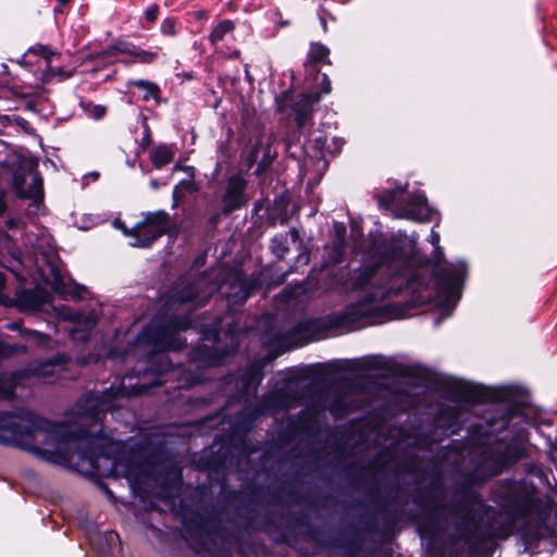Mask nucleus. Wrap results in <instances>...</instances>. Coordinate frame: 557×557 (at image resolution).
Listing matches in <instances>:
<instances>
[{
    "instance_id": "1",
    "label": "nucleus",
    "mask_w": 557,
    "mask_h": 557,
    "mask_svg": "<svg viewBox=\"0 0 557 557\" xmlns=\"http://www.w3.org/2000/svg\"><path fill=\"white\" fill-rule=\"evenodd\" d=\"M148 362L145 372L128 373L100 394H85L64 422H52L33 413L20 417L0 412V443L29 450L42 460L84 474L108 472L129 476L131 471L120 470V463L110 457L112 443L101 435L100 422L107 411L122 407L125 399L162 384L158 379L148 380L149 374L159 376L173 369V363L162 354L151 355Z\"/></svg>"
},
{
    "instance_id": "2",
    "label": "nucleus",
    "mask_w": 557,
    "mask_h": 557,
    "mask_svg": "<svg viewBox=\"0 0 557 557\" xmlns=\"http://www.w3.org/2000/svg\"><path fill=\"white\" fill-rule=\"evenodd\" d=\"M467 272L466 263L444 264L429 273L412 270L401 249L382 236L374 237L361 265L351 275V285L362 296L335 315L338 326L360 329L392 318L383 301L408 289L419 305L443 300L450 309L459 299V288Z\"/></svg>"
},
{
    "instance_id": "3",
    "label": "nucleus",
    "mask_w": 557,
    "mask_h": 557,
    "mask_svg": "<svg viewBox=\"0 0 557 557\" xmlns=\"http://www.w3.org/2000/svg\"><path fill=\"white\" fill-rule=\"evenodd\" d=\"M214 290L215 287L208 285L205 276L195 281L180 278L162 308L165 321L159 323V318H154L144 331L147 342L157 350H180L186 345V339L181 338L178 333L190 327L199 329L201 339L212 342V346L202 343L194 349L190 368L200 370L221 366L234 350H221L219 347L216 339L222 323L221 317H215L212 323L207 325L194 322L189 314L191 308L203 306Z\"/></svg>"
},
{
    "instance_id": "4",
    "label": "nucleus",
    "mask_w": 557,
    "mask_h": 557,
    "mask_svg": "<svg viewBox=\"0 0 557 557\" xmlns=\"http://www.w3.org/2000/svg\"><path fill=\"white\" fill-rule=\"evenodd\" d=\"M319 101V97L305 99V103H294L292 111L296 123V128L285 138V148L290 157L297 158L299 151L311 159H324V147L326 141L325 134L320 129H312V107Z\"/></svg>"
},
{
    "instance_id": "5",
    "label": "nucleus",
    "mask_w": 557,
    "mask_h": 557,
    "mask_svg": "<svg viewBox=\"0 0 557 557\" xmlns=\"http://www.w3.org/2000/svg\"><path fill=\"white\" fill-rule=\"evenodd\" d=\"M70 361V358L62 354L52 360H47L20 372L12 374H0V399L25 397L29 393L26 386L34 383H51L54 377H62L61 371Z\"/></svg>"
},
{
    "instance_id": "6",
    "label": "nucleus",
    "mask_w": 557,
    "mask_h": 557,
    "mask_svg": "<svg viewBox=\"0 0 557 557\" xmlns=\"http://www.w3.org/2000/svg\"><path fill=\"white\" fill-rule=\"evenodd\" d=\"M405 186L385 190L380 196V202L388 208L399 211V216L418 221H431L432 210L429 207L426 196L421 190L409 191Z\"/></svg>"
},
{
    "instance_id": "7",
    "label": "nucleus",
    "mask_w": 557,
    "mask_h": 557,
    "mask_svg": "<svg viewBox=\"0 0 557 557\" xmlns=\"http://www.w3.org/2000/svg\"><path fill=\"white\" fill-rule=\"evenodd\" d=\"M504 507L512 519L529 518L540 510L541 502L535 496V487L525 481L505 483Z\"/></svg>"
},
{
    "instance_id": "8",
    "label": "nucleus",
    "mask_w": 557,
    "mask_h": 557,
    "mask_svg": "<svg viewBox=\"0 0 557 557\" xmlns=\"http://www.w3.org/2000/svg\"><path fill=\"white\" fill-rule=\"evenodd\" d=\"M220 519L212 517L190 532L191 546L197 554L207 553L209 557H230L224 550L225 532Z\"/></svg>"
},
{
    "instance_id": "9",
    "label": "nucleus",
    "mask_w": 557,
    "mask_h": 557,
    "mask_svg": "<svg viewBox=\"0 0 557 557\" xmlns=\"http://www.w3.org/2000/svg\"><path fill=\"white\" fill-rule=\"evenodd\" d=\"M278 136L274 133L260 135L246 153V165L248 170L256 165L252 174L267 172L277 157L276 145Z\"/></svg>"
},
{
    "instance_id": "10",
    "label": "nucleus",
    "mask_w": 557,
    "mask_h": 557,
    "mask_svg": "<svg viewBox=\"0 0 557 557\" xmlns=\"http://www.w3.org/2000/svg\"><path fill=\"white\" fill-rule=\"evenodd\" d=\"M169 225L170 215L165 211L147 213L144 221L132 228L134 242L131 245L134 247H149L168 231Z\"/></svg>"
},
{
    "instance_id": "11",
    "label": "nucleus",
    "mask_w": 557,
    "mask_h": 557,
    "mask_svg": "<svg viewBox=\"0 0 557 557\" xmlns=\"http://www.w3.org/2000/svg\"><path fill=\"white\" fill-rule=\"evenodd\" d=\"M178 148L176 144L159 143L148 150V159L153 170L162 171L173 163V172L194 174L195 168L186 163V158L180 156L176 159Z\"/></svg>"
},
{
    "instance_id": "12",
    "label": "nucleus",
    "mask_w": 557,
    "mask_h": 557,
    "mask_svg": "<svg viewBox=\"0 0 557 557\" xmlns=\"http://www.w3.org/2000/svg\"><path fill=\"white\" fill-rule=\"evenodd\" d=\"M511 463L509 455L505 450L491 449L485 451L475 467L472 475L480 483L495 476Z\"/></svg>"
},
{
    "instance_id": "13",
    "label": "nucleus",
    "mask_w": 557,
    "mask_h": 557,
    "mask_svg": "<svg viewBox=\"0 0 557 557\" xmlns=\"http://www.w3.org/2000/svg\"><path fill=\"white\" fill-rule=\"evenodd\" d=\"M161 48L153 50L143 49L132 41L117 39L114 44L110 45L102 51L104 57H115L117 54H125L132 57L133 63L152 64L160 55Z\"/></svg>"
},
{
    "instance_id": "14",
    "label": "nucleus",
    "mask_w": 557,
    "mask_h": 557,
    "mask_svg": "<svg viewBox=\"0 0 557 557\" xmlns=\"http://www.w3.org/2000/svg\"><path fill=\"white\" fill-rule=\"evenodd\" d=\"M13 176V187L20 198L33 200V206L39 207L44 199V182L41 176Z\"/></svg>"
},
{
    "instance_id": "15",
    "label": "nucleus",
    "mask_w": 557,
    "mask_h": 557,
    "mask_svg": "<svg viewBox=\"0 0 557 557\" xmlns=\"http://www.w3.org/2000/svg\"><path fill=\"white\" fill-rule=\"evenodd\" d=\"M246 182L242 176H231L226 194L224 196V205L227 211L239 209L245 202L244 189Z\"/></svg>"
},
{
    "instance_id": "16",
    "label": "nucleus",
    "mask_w": 557,
    "mask_h": 557,
    "mask_svg": "<svg viewBox=\"0 0 557 557\" xmlns=\"http://www.w3.org/2000/svg\"><path fill=\"white\" fill-rule=\"evenodd\" d=\"M47 301V294L39 290H24L18 296L20 307L25 311H39Z\"/></svg>"
},
{
    "instance_id": "17",
    "label": "nucleus",
    "mask_w": 557,
    "mask_h": 557,
    "mask_svg": "<svg viewBox=\"0 0 557 557\" xmlns=\"http://www.w3.org/2000/svg\"><path fill=\"white\" fill-rule=\"evenodd\" d=\"M232 289H234V292L227 294L228 302H244L255 289V283L238 276L236 283L232 286Z\"/></svg>"
},
{
    "instance_id": "18",
    "label": "nucleus",
    "mask_w": 557,
    "mask_h": 557,
    "mask_svg": "<svg viewBox=\"0 0 557 557\" xmlns=\"http://www.w3.org/2000/svg\"><path fill=\"white\" fill-rule=\"evenodd\" d=\"M235 30V23L232 20L219 21L208 36L209 42L218 48V45L225 40L227 36H233Z\"/></svg>"
},
{
    "instance_id": "19",
    "label": "nucleus",
    "mask_w": 557,
    "mask_h": 557,
    "mask_svg": "<svg viewBox=\"0 0 557 557\" xmlns=\"http://www.w3.org/2000/svg\"><path fill=\"white\" fill-rule=\"evenodd\" d=\"M262 379L263 375L261 370L258 367L252 366L251 368L247 369L240 376V381L238 383L240 384V391L244 394L256 392Z\"/></svg>"
},
{
    "instance_id": "20",
    "label": "nucleus",
    "mask_w": 557,
    "mask_h": 557,
    "mask_svg": "<svg viewBox=\"0 0 557 557\" xmlns=\"http://www.w3.org/2000/svg\"><path fill=\"white\" fill-rule=\"evenodd\" d=\"M460 396L469 403H481L485 399V394L481 386L462 382L458 385Z\"/></svg>"
},
{
    "instance_id": "21",
    "label": "nucleus",
    "mask_w": 557,
    "mask_h": 557,
    "mask_svg": "<svg viewBox=\"0 0 557 557\" xmlns=\"http://www.w3.org/2000/svg\"><path fill=\"white\" fill-rule=\"evenodd\" d=\"M53 286L58 292L67 294L76 299H83L87 292L84 286H81L75 283H72L67 286L60 277L59 273L54 274Z\"/></svg>"
},
{
    "instance_id": "22",
    "label": "nucleus",
    "mask_w": 557,
    "mask_h": 557,
    "mask_svg": "<svg viewBox=\"0 0 557 557\" xmlns=\"http://www.w3.org/2000/svg\"><path fill=\"white\" fill-rule=\"evenodd\" d=\"M158 481L168 490H177L182 483V469L178 466H171L166 470L165 478L160 475Z\"/></svg>"
},
{
    "instance_id": "23",
    "label": "nucleus",
    "mask_w": 557,
    "mask_h": 557,
    "mask_svg": "<svg viewBox=\"0 0 557 557\" xmlns=\"http://www.w3.org/2000/svg\"><path fill=\"white\" fill-rule=\"evenodd\" d=\"M197 190V186L194 181V176L182 180L173 190V207H176L187 195L193 194Z\"/></svg>"
},
{
    "instance_id": "24",
    "label": "nucleus",
    "mask_w": 557,
    "mask_h": 557,
    "mask_svg": "<svg viewBox=\"0 0 557 557\" xmlns=\"http://www.w3.org/2000/svg\"><path fill=\"white\" fill-rule=\"evenodd\" d=\"M330 49L321 42H311L308 53L309 60L314 64H331L329 59Z\"/></svg>"
},
{
    "instance_id": "25",
    "label": "nucleus",
    "mask_w": 557,
    "mask_h": 557,
    "mask_svg": "<svg viewBox=\"0 0 557 557\" xmlns=\"http://www.w3.org/2000/svg\"><path fill=\"white\" fill-rule=\"evenodd\" d=\"M315 76L317 78L321 77V90L320 91H311L304 94L300 98V100L297 103H305V99L312 98V97H319V99L322 97V95H327L332 90V85L329 76L324 73H320L319 69H315Z\"/></svg>"
},
{
    "instance_id": "26",
    "label": "nucleus",
    "mask_w": 557,
    "mask_h": 557,
    "mask_svg": "<svg viewBox=\"0 0 557 557\" xmlns=\"http://www.w3.org/2000/svg\"><path fill=\"white\" fill-rule=\"evenodd\" d=\"M81 108L83 112L90 119L99 121L102 120L107 114V107L103 104H96L91 101H82Z\"/></svg>"
},
{
    "instance_id": "27",
    "label": "nucleus",
    "mask_w": 557,
    "mask_h": 557,
    "mask_svg": "<svg viewBox=\"0 0 557 557\" xmlns=\"http://www.w3.org/2000/svg\"><path fill=\"white\" fill-rule=\"evenodd\" d=\"M271 250L278 259H283L289 251L286 235L274 236L271 240Z\"/></svg>"
},
{
    "instance_id": "28",
    "label": "nucleus",
    "mask_w": 557,
    "mask_h": 557,
    "mask_svg": "<svg viewBox=\"0 0 557 557\" xmlns=\"http://www.w3.org/2000/svg\"><path fill=\"white\" fill-rule=\"evenodd\" d=\"M345 255V239L339 238L333 240L330 259L333 263H341Z\"/></svg>"
},
{
    "instance_id": "29",
    "label": "nucleus",
    "mask_w": 557,
    "mask_h": 557,
    "mask_svg": "<svg viewBox=\"0 0 557 557\" xmlns=\"http://www.w3.org/2000/svg\"><path fill=\"white\" fill-rule=\"evenodd\" d=\"M25 347L22 345L5 344L0 339V358H8L18 352H24Z\"/></svg>"
},
{
    "instance_id": "30",
    "label": "nucleus",
    "mask_w": 557,
    "mask_h": 557,
    "mask_svg": "<svg viewBox=\"0 0 557 557\" xmlns=\"http://www.w3.org/2000/svg\"><path fill=\"white\" fill-rule=\"evenodd\" d=\"M160 33L163 36L174 37L177 34L176 20L174 17H165L160 25Z\"/></svg>"
},
{
    "instance_id": "31",
    "label": "nucleus",
    "mask_w": 557,
    "mask_h": 557,
    "mask_svg": "<svg viewBox=\"0 0 557 557\" xmlns=\"http://www.w3.org/2000/svg\"><path fill=\"white\" fill-rule=\"evenodd\" d=\"M152 146V137L150 134V129L147 124H145L144 134L139 143V149L141 151H147Z\"/></svg>"
},
{
    "instance_id": "32",
    "label": "nucleus",
    "mask_w": 557,
    "mask_h": 557,
    "mask_svg": "<svg viewBox=\"0 0 557 557\" xmlns=\"http://www.w3.org/2000/svg\"><path fill=\"white\" fill-rule=\"evenodd\" d=\"M127 87H137L140 90H145L146 88H150V90L157 89L154 83L145 79H131L127 82Z\"/></svg>"
},
{
    "instance_id": "33",
    "label": "nucleus",
    "mask_w": 557,
    "mask_h": 557,
    "mask_svg": "<svg viewBox=\"0 0 557 557\" xmlns=\"http://www.w3.org/2000/svg\"><path fill=\"white\" fill-rule=\"evenodd\" d=\"M23 333L32 337L38 345L44 346L48 344L49 337L44 333L33 330H24Z\"/></svg>"
},
{
    "instance_id": "34",
    "label": "nucleus",
    "mask_w": 557,
    "mask_h": 557,
    "mask_svg": "<svg viewBox=\"0 0 557 557\" xmlns=\"http://www.w3.org/2000/svg\"><path fill=\"white\" fill-rule=\"evenodd\" d=\"M158 14H159V5L151 4L145 10V20L149 24L154 23L158 18Z\"/></svg>"
},
{
    "instance_id": "35",
    "label": "nucleus",
    "mask_w": 557,
    "mask_h": 557,
    "mask_svg": "<svg viewBox=\"0 0 557 557\" xmlns=\"http://www.w3.org/2000/svg\"><path fill=\"white\" fill-rule=\"evenodd\" d=\"M59 315H61L64 320H71V321L78 320V314L71 311L66 307H62L59 309Z\"/></svg>"
},
{
    "instance_id": "36",
    "label": "nucleus",
    "mask_w": 557,
    "mask_h": 557,
    "mask_svg": "<svg viewBox=\"0 0 557 557\" xmlns=\"http://www.w3.org/2000/svg\"><path fill=\"white\" fill-rule=\"evenodd\" d=\"M275 393H268L265 396H264V399H263V403H264V408H257L255 411H253V416H259V414H262L265 410H268V405L269 403H271L274 398H275Z\"/></svg>"
},
{
    "instance_id": "37",
    "label": "nucleus",
    "mask_w": 557,
    "mask_h": 557,
    "mask_svg": "<svg viewBox=\"0 0 557 557\" xmlns=\"http://www.w3.org/2000/svg\"><path fill=\"white\" fill-rule=\"evenodd\" d=\"M207 381V377L202 376V375H194V376H190L188 379H186V383L183 385L184 387H191L196 384H199V383H202Z\"/></svg>"
},
{
    "instance_id": "38",
    "label": "nucleus",
    "mask_w": 557,
    "mask_h": 557,
    "mask_svg": "<svg viewBox=\"0 0 557 557\" xmlns=\"http://www.w3.org/2000/svg\"><path fill=\"white\" fill-rule=\"evenodd\" d=\"M335 239L344 238L346 235V227L342 223L334 224Z\"/></svg>"
},
{
    "instance_id": "39",
    "label": "nucleus",
    "mask_w": 557,
    "mask_h": 557,
    "mask_svg": "<svg viewBox=\"0 0 557 557\" xmlns=\"http://www.w3.org/2000/svg\"><path fill=\"white\" fill-rule=\"evenodd\" d=\"M344 145V140L342 138H334L333 140V149L330 147H327V149L330 150V152L332 154H336L341 151L342 147Z\"/></svg>"
},
{
    "instance_id": "40",
    "label": "nucleus",
    "mask_w": 557,
    "mask_h": 557,
    "mask_svg": "<svg viewBox=\"0 0 557 557\" xmlns=\"http://www.w3.org/2000/svg\"><path fill=\"white\" fill-rule=\"evenodd\" d=\"M143 95L144 100H149L150 98H154L159 92V87L157 86V89L150 90V88H146Z\"/></svg>"
},
{
    "instance_id": "41",
    "label": "nucleus",
    "mask_w": 557,
    "mask_h": 557,
    "mask_svg": "<svg viewBox=\"0 0 557 557\" xmlns=\"http://www.w3.org/2000/svg\"><path fill=\"white\" fill-rule=\"evenodd\" d=\"M323 13H326V10L323 7H320L319 8L320 24H321L323 30L326 32L327 30V24H326V20L324 17Z\"/></svg>"
},
{
    "instance_id": "42",
    "label": "nucleus",
    "mask_w": 557,
    "mask_h": 557,
    "mask_svg": "<svg viewBox=\"0 0 557 557\" xmlns=\"http://www.w3.org/2000/svg\"><path fill=\"white\" fill-rule=\"evenodd\" d=\"M430 243L434 246V247H437L438 246V243H440V234L432 230L431 231V234H430Z\"/></svg>"
},
{
    "instance_id": "43",
    "label": "nucleus",
    "mask_w": 557,
    "mask_h": 557,
    "mask_svg": "<svg viewBox=\"0 0 557 557\" xmlns=\"http://www.w3.org/2000/svg\"><path fill=\"white\" fill-rule=\"evenodd\" d=\"M5 191L0 190V214L5 210Z\"/></svg>"
},
{
    "instance_id": "44",
    "label": "nucleus",
    "mask_w": 557,
    "mask_h": 557,
    "mask_svg": "<svg viewBox=\"0 0 557 557\" xmlns=\"http://www.w3.org/2000/svg\"><path fill=\"white\" fill-rule=\"evenodd\" d=\"M114 225L121 228L125 235L132 236V230L128 231L120 220H115Z\"/></svg>"
},
{
    "instance_id": "45",
    "label": "nucleus",
    "mask_w": 557,
    "mask_h": 557,
    "mask_svg": "<svg viewBox=\"0 0 557 557\" xmlns=\"http://www.w3.org/2000/svg\"><path fill=\"white\" fill-rule=\"evenodd\" d=\"M288 234L290 235L294 243L298 242L299 240V232L297 231V228L295 227H292L289 231H288Z\"/></svg>"
},
{
    "instance_id": "46",
    "label": "nucleus",
    "mask_w": 557,
    "mask_h": 557,
    "mask_svg": "<svg viewBox=\"0 0 557 557\" xmlns=\"http://www.w3.org/2000/svg\"><path fill=\"white\" fill-rule=\"evenodd\" d=\"M5 326L8 330L16 331V330H20L21 324H20V322L14 321V322L8 323Z\"/></svg>"
},
{
    "instance_id": "47",
    "label": "nucleus",
    "mask_w": 557,
    "mask_h": 557,
    "mask_svg": "<svg viewBox=\"0 0 557 557\" xmlns=\"http://www.w3.org/2000/svg\"><path fill=\"white\" fill-rule=\"evenodd\" d=\"M58 1H59V5L54 9V11H59V12H61V11H62V9H61V8H62L63 5H66V4L70 2V0H58Z\"/></svg>"
},
{
    "instance_id": "48",
    "label": "nucleus",
    "mask_w": 557,
    "mask_h": 557,
    "mask_svg": "<svg viewBox=\"0 0 557 557\" xmlns=\"http://www.w3.org/2000/svg\"><path fill=\"white\" fill-rule=\"evenodd\" d=\"M239 54H240V51H239V50H237V49H235V50H233V51H231V52L228 53V58L237 59V58L239 57Z\"/></svg>"
},
{
    "instance_id": "49",
    "label": "nucleus",
    "mask_w": 557,
    "mask_h": 557,
    "mask_svg": "<svg viewBox=\"0 0 557 557\" xmlns=\"http://www.w3.org/2000/svg\"><path fill=\"white\" fill-rule=\"evenodd\" d=\"M0 72L2 74H9V67L5 63H0Z\"/></svg>"
},
{
    "instance_id": "50",
    "label": "nucleus",
    "mask_w": 557,
    "mask_h": 557,
    "mask_svg": "<svg viewBox=\"0 0 557 557\" xmlns=\"http://www.w3.org/2000/svg\"><path fill=\"white\" fill-rule=\"evenodd\" d=\"M7 225L10 227V228H13L17 225V222L13 219H10L7 221Z\"/></svg>"
},
{
    "instance_id": "51",
    "label": "nucleus",
    "mask_w": 557,
    "mask_h": 557,
    "mask_svg": "<svg viewBox=\"0 0 557 557\" xmlns=\"http://www.w3.org/2000/svg\"><path fill=\"white\" fill-rule=\"evenodd\" d=\"M457 424H458V422H457V421H456V422L450 423L449 428H451V429H453V430H451V433H455V432H456V429H457V428H455V426H457Z\"/></svg>"
},
{
    "instance_id": "52",
    "label": "nucleus",
    "mask_w": 557,
    "mask_h": 557,
    "mask_svg": "<svg viewBox=\"0 0 557 557\" xmlns=\"http://www.w3.org/2000/svg\"><path fill=\"white\" fill-rule=\"evenodd\" d=\"M108 537H109L110 541H112L114 537H117V535L115 533L110 532L108 534Z\"/></svg>"
},
{
    "instance_id": "53",
    "label": "nucleus",
    "mask_w": 557,
    "mask_h": 557,
    "mask_svg": "<svg viewBox=\"0 0 557 557\" xmlns=\"http://www.w3.org/2000/svg\"><path fill=\"white\" fill-rule=\"evenodd\" d=\"M150 185H151V187H152V188H157V187H158V184H157V181H156V180H152V181L150 182Z\"/></svg>"
},
{
    "instance_id": "54",
    "label": "nucleus",
    "mask_w": 557,
    "mask_h": 557,
    "mask_svg": "<svg viewBox=\"0 0 557 557\" xmlns=\"http://www.w3.org/2000/svg\"><path fill=\"white\" fill-rule=\"evenodd\" d=\"M88 323H89V325H90V326H94V325L96 324V320H95V319H92V320H90Z\"/></svg>"
},
{
    "instance_id": "55",
    "label": "nucleus",
    "mask_w": 557,
    "mask_h": 557,
    "mask_svg": "<svg viewBox=\"0 0 557 557\" xmlns=\"http://www.w3.org/2000/svg\"><path fill=\"white\" fill-rule=\"evenodd\" d=\"M87 174L96 175V174H99V173H98V172H96V171H91V172H88Z\"/></svg>"
},
{
    "instance_id": "56",
    "label": "nucleus",
    "mask_w": 557,
    "mask_h": 557,
    "mask_svg": "<svg viewBox=\"0 0 557 557\" xmlns=\"http://www.w3.org/2000/svg\"><path fill=\"white\" fill-rule=\"evenodd\" d=\"M325 164H326V162L324 161V162H323L322 171H325Z\"/></svg>"
},
{
    "instance_id": "57",
    "label": "nucleus",
    "mask_w": 557,
    "mask_h": 557,
    "mask_svg": "<svg viewBox=\"0 0 557 557\" xmlns=\"http://www.w3.org/2000/svg\"><path fill=\"white\" fill-rule=\"evenodd\" d=\"M441 322V318H437L436 319V324H438Z\"/></svg>"
},
{
    "instance_id": "58",
    "label": "nucleus",
    "mask_w": 557,
    "mask_h": 557,
    "mask_svg": "<svg viewBox=\"0 0 557 557\" xmlns=\"http://www.w3.org/2000/svg\"><path fill=\"white\" fill-rule=\"evenodd\" d=\"M2 282H3V278L0 276V283H2Z\"/></svg>"
}]
</instances>
